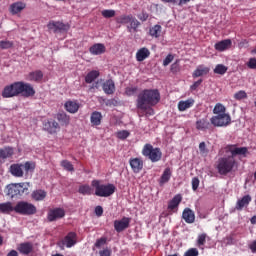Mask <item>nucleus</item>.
I'll list each match as a JSON object with an SVG mask.
<instances>
[{"label": "nucleus", "instance_id": "f257e3e1", "mask_svg": "<svg viewBox=\"0 0 256 256\" xmlns=\"http://www.w3.org/2000/svg\"><path fill=\"white\" fill-rule=\"evenodd\" d=\"M161 101V93L158 89H144L142 90L136 100L137 109H148L155 107Z\"/></svg>", "mask_w": 256, "mask_h": 256}, {"label": "nucleus", "instance_id": "f03ea898", "mask_svg": "<svg viewBox=\"0 0 256 256\" xmlns=\"http://www.w3.org/2000/svg\"><path fill=\"white\" fill-rule=\"evenodd\" d=\"M27 194H29V182L12 183L6 186V195L10 199H17Z\"/></svg>", "mask_w": 256, "mask_h": 256}, {"label": "nucleus", "instance_id": "7ed1b4c3", "mask_svg": "<svg viewBox=\"0 0 256 256\" xmlns=\"http://www.w3.org/2000/svg\"><path fill=\"white\" fill-rule=\"evenodd\" d=\"M142 155L146 159H149L151 163H159L163 159V152L159 147H153L150 143H147L142 148Z\"/></svg>", "mask_w": 256, "mask_h": 256}, {"label": "nucleus", "instance_id": "20e7f679", "mask_svg": "<svg viewBox=\"0 0 256 256\" xmlns=\"http://www.w3.org/2000/svg\"><path fill=\"white\" fill-rule=\"evenodd\" d=\"M92 187L95 188V195L97 197H111L116 191V187L113 184H101L99 180H93L91 183Z\"/></svg>", "mask_w": 256, "mask_h": 256}, {"label": "nucleus", "instance_id": "39448f33", "mask_svg": "<svg viewBox=\"0 0 256 256\" xmlns=\"http://www.w3.org/2000/svg\"><path fill=\"white\" fill-rule=\"evenodd\" d=\"M237 165V161L233 156H228V157H222L218 160V173L220 175H228V173H231L235 166Z\"/></svg>", "mask_w": 256, "mask_h": 256}, {"label": "nucleus", "instance_id": "423d86ee", "mask_svg": "<svg viewBox=\"0 0 256 256\" xmlns=\"http://www.w3.org/2000/svg\"><path fill=\"white\" fill-rule=\"evenodd\" d=\"M14 209L18 215H35L37 213V207L27 201L17 202Z\"/></svg>", "mask_w": 256, "mask_h": 256}, {"label": "nucleus", "instance_id": "0eeeda50", "mask_svg": "<svg viewBox=\"0 0 256 256\" xmlns=\"http://www.w3.org/2000/svg\"><path fill=\"white\" fill-rule=\"evenodd\" d=\"M210 123L214 127H227L231 123V116L227 113L218 114L210 119Z\"/></svg>", "mask_w": 256, "mask_h": 256}, {"label": "nucleus", "instance_id": "6e6552de", "mask_svg": "<svg viewBox=\"0 0 256 256\" xmlns=\"http://www.w3.org/2000/svg\"><path fill=\"white\" fill-rule=\"evenodd\" d=\"M19 93V82L6 85L2 90L3 99H11L12 97H18Z\"/></svg>", "mask_w": 256, "mask_h": 256}, {"label": "nucleus", "instance_id": "1a4fd4ad", "mask_svg": "<svg viewBox=\"0 0 256 256\" xmlns=\"http://www.w3.org/2000/svg\"><path fill=\"white\" fill-rule=\"evenodd\" d=\"M19 93L22 94L23 97H33L35 96V88L30 83H25L19 81Z\"/></svg>", "mask_w": 256, "mask_h": 256}, {"label": "nucleus", "instance_id": "9d476101", "mask_svg": "<svg viewBox=\"0 0 256 256\" xmlns=\"http://www.w3.org/2000/svg\"><path fill=\"white\" fill-rule=\"evenodd\" d=\"M131 218L123 217L121 220L114 221V229L117 233H122L125 229H129Z\"/></svg>", "mask_w": 256, "mask_h": 256}, {"label": "nucleus", "instance_id": "9b49d317", "mask_svg": "<svg viewBox=\"0 0 256 256\" xmlns=\"http://www.w3.org/2000/svg\"><path fill=\"white\" fill-rule=\"evenodd\" d=\"M47 27L50 31H54V33H63V31H67L69 29V24H65L63 22L50 21Z\"/></svg>", "mask_w": 256, "mask_h": 256}, {"label": "nucleus", "instance_id": "f8f14e48", "mask_svg": "<svg viewBox=\"0 0 256 256\" xmlns=\"http://www.w3.org/2000/svg\"><path fill=\"white\" fill-rule=\"evenodd\" d=\"M65 217V210L63 208H55L48 212L47 219L50 222L57 221V219H63Z\"/></svg>", "mask_w": 256, "mask_h": 256}, {"label": "nucleus", "instance_id": "ddd939ff", "mask_svg": "<svg viewBox=\"0 0 256 256\" xmlns=\"http://www.w3.org/2000/svg\"><path fill=\"white\" fill-rule=\"evenodd\" d=\"M59 129H61V127L55 120H48L44 123V131H47V133H50V135H55Z\"/></svg>", "mask_w": 256, "mask_h": 256}, {"label": "nucleus", "instance_id": "4468645a", "mask_svg": "<svg viewBox=\"0 0 256 256\" xmlns=\"http://www.w3.org/2000/svg\"><path fill=\"white\" fill-rule=\"evenodd\" d=\"M227 151L231 153L230 157H237V155H247L248 149L247 147H237L236 145H228L227 146Z\"/></svg>", "mask_w": 256, "mask_h": 256}, {"label": "nucleus", "instance_id": "2eb2a0df", "mask_svg": "<svg viewBox=\"0 0 256 256\" xmlns=\"http://www.w3.org/2000/svg\"><path fill=\"white\" fill-rule=\"evenodd\" d=\"M77 243V233L69 232L62 240V245H65L68 249H71Z\"/></svg>", "mask_w": 256, "mask_h": 256}, {"label": "nucleus", "instance_id": "dca6fc26", "mask_svg": "<svg viewBox=\"0 0 256 256\" xmlns=\"http://www.w3.org/2000/svg\"><path fill=\"white\" fill-rule=\"evenodd\" d=\"M33 249V243L31 242H23L17 246V251H19L21 255H30V253H33Z\"/></svg>", "mask_w": 256, "mask_h": 256}, {"label": "nucleus", "instance_id": "f3484780", "mask_svg": "<svg viewBox=\"0 0 256 256\" xmlns=\"http://www.w3.org/2000/svg\"><path fill=\"white\" fill-rule=\"evenodd\" d=\"M129 164L133 173H140L143 170V160L141 158H130Z\"/></svg>", "mask_w": 256, "mask_h": 256}, {"label": "nucleus", "instance_id": "a211bd4d", "mask_svg": "<svg viewBox=\"0 0 256 256\" xmlns=\"http://www.w3.org/2000/svg\"><path fill=\"white\" fill-rule=\"evenodd\" d=\"M182 219L189 225L195 223V212L191 208H185L182 212Z\"/></svg>", "mask_w": 256, "mask_h": 256}, {"label": "nucleus", "instance_id": "6ab92c4d", "mask_svg": "<svg viewBox=\"0 0 256 256\" xmlns=\"http://www.w3.org/2000/svg\"><path fill=\"white\" fill-rule=\"evenodd\" d=\"M183 201V196L181 194H176L169 202H168V211H175V209L179 208L181 202Z\"/></svg>", "mask_w": 256, "mask_h": 256}, {"label": "nucleus", "instance_id": "aec40b11", "mask_svg": "<svg viewBox=\"0 0 256 256\" xmlns=\"http://www.w3.org/2000/svg\"><path fill=\"white\" fill-rule=\"evenodd\" d=\"M250 203L251 197L249 195H246L237 201L235 209L236 211H243V208L249 207Z\"/></svg>", "mask_w": 256, "mask_h": 256}, {"label": "nucleus", "instance_id": "412c9836", "mask_svg": "<svg viewBox=\"0 0 256 256\" xmlns=\"http://www.w3.org/2000/svg\"><path fill=\"white\" fill-rule=\"evenodd\" d=\"M151 56V51L147 49V47L140 48L136 52V61L141 63L142 61H145V59H148V57Z\"/></svg>", "mask_w": 256, "mask_h": 256}, {"label": "nucleus", "instance_id": "4be33fe9", "mask_svg": "<svg viewBox=\"0 0 256 256\" xmlns=\"http://www.w3.org/2000/svg\"><path fill=\"white\" fill-rule=\"evenodd\" d=\"M105 51H107V48H105V44L101 43L94 44L89 48L91 55H103Z\"/></svg>", "mask_w": 256, "mask_h": 256}, {"label": "nucleus", "instance_id": "5701e85b", "mask_svg": "<svg viewBox=\"0 0 256 256\" xmlns=\"http://www.w3.org/2000/svg\"><path fill=\"white\" fill-rule=\"evenodd\" d=\"M9 171L13 177H23L25 174L23 172V164H12L9 168Z\"/></svg>", "mask_w": 256, "mask_h": 256}, {"label": "nucleus", "instance_id": "b1692460", "mask_svg": "<svg viewBox=\"0 0 256 256\" xmlns=\"http://www.w3.org/2000/svg\"><path fill=\"white\" fill-rule=\"evenodd\" d=\"M102 88L106 95H113V93H115V82L111 79L106 80L103 83Z\"/></svg>", "mask_w": 256, "mask_h": 256}, {"label": "nucleus", "instance_id": "393cba45", "mask_svg": "<svg viewBox=\"0 0 256 256\" xmlns=\"http://www.w3.org/2000/svg\"><path fill=\"white\" fill-rule=\"evenodd\" d=\"M28 81H34L35 83H41L43 81V71H32L27 76Z\"/></svg>", "mask_w": 256, "mask_h": 256}, {"label": "nucleus", "instance_id": "a878e982", "mask_svg": "<svg viewBox=\"0 0 256 256\" xmlns=\"http://www.w3.org/2000/svg\"><path fill=\"white\" fill-rule=\"evenodd\" d=\"M25 7H27V4H25V2L19 1L12 3L10 5V13H12V15H17V13H21V11L25 9Z\"/></svg>", "mask_w": 256, "mask_h": 256}, {"label": "nucleus", "instance_id": "bb28decb", "mask_svg": "<svg viewBox=\"0 0 256 256\" xmlns=\"http://www.w3.org/2000/svg\"><path fill=\"white\" fill-rule=\"evenodd\" d=\"M233 42H231V39H225L215 44L216 51H227V49L231 48Z\"/></svg>", "mask_w": 256, "mask_h": 256}, {"label": "nucleus", "instance_id": "cd10ccee", "mask_svg": "<svg viewBox=\"0 0 256 256\" xmlns=\"http://www.w3.org/2000/svg\"><path fill=\"white\" fill-rule=\"evenodd\" d=\"M15 212V206H13L12 202H4L0 203V213L4 215H9L10 213Z\"/></svg>", "mask_w": 256, "mask_h": 256}, {"label": "nucleus", "instance_id": "c85d7f7f", "mask_svg": "<svg viewBox=\"0 0 256 256\" xmlns=\"http://www.w3.org/2000/svg\"><path fill=\"white\" fill-rule=\"evenodd\" d=\"M211 127V123L207 118H200L196 121V129L198 131H207Z\"/></svg>", "mask_w": 256, "mask_h": 256}, {"label": "nucleus", "instance_id": "c756f323", "mask_svg": "<svg viewBox=\"0 0 256 256\" xmlns=\"http://www.w3.org/2000/svg\"><path fill=\"white\" fill-rule=\"evenodd\" d=\"M102 119H103V115L101 114V112L99 111L92 112L90 117V121L92 125H94L95 127L101 125Z\"/></svg>", "mask_w": 256, "mask_h": 256}, {"label": "nucleus", "instance_id": "7c9ffc66", "mask_svg": "<svg viewBox=\"0 0 256 256\" xmlns=\"http://www.w3.org/2000/svg\"><path fill=\"white\" fill-rule=\"evenodd\" d=\"M193 105H195V100L193 99L180 101L178 102V111H187V109H191Z\"/></svg>", "mask_w": 256, "mask_h": 256}, {"label": "nucleus", "instance_id": "2f4dec72", "mask_svg": "<svg viewBox=\"0 0 256 256\" xmlns=\"http://www.w3.org/2000/svg\"><path fill=\"white\" fill-rule=\"evenodd\" d=\"M64 107L66 109V111H68V113H77V111H79V103L75 102V101H67L64 104Z\"/></svg>", "mask_w": 256, "mask_h": 256}, {"label": "nucleus", "instance_id": "473e14b6", "mask_svg": "<svg viewBox=\"0 0 256 256\" xmlns=\"http://www.w3.org/2000/svg\"><path fill=\"white\" fill-rule=\"evenodd\" d=\"M15 151L13 150L12 147H4L0 149V159H9L13 157V154Z\"/></svg>", "mask_w": 256, "mask_h": 256}, {"label": "nucleus", "instance_id": "72a5a7b5", "mask_svg": "<svg viewBox=\"0 0 256 256\" xmlns=\"http://www.w3.org/2000/svg\"><path fill=\"white\" fill-rule=\"evenodd\" d=\"M171 168H165V170L163 171V174L160 177V181L159 184L160 185H165V183H169V181L171 180Z\"/></svg>", "mask_w": 256, "mask_h": 256}, {"label": "nucleus", "instance_id": "f704fd0d", "mask_svg": "<svg viewBox=\"0 0 256 256\" xmlns=\"http://www.w3.org/2000/svg\"><path fill=\"white\" fill-rule=\"evenodd\" d=\"M162 27L159 24H156L154 26H152L149 29V36L150 37H154L155 39H159V37H161V31H162Z\"/></svg>", "mask_w": 256, "mask_h": 256}, {"label": "nucleus", "instance_id": "c9c22d12", "mask_svg": "<svg viewBox=\"0 0 256 256\" xmlns=\"http://www.w3.org/2000/svg\"><path fill=\"white\" fill-rule=\"evenodd\" d=\"M209 71H210L209 67H205V66L200 65L193 72L192 76L194 78L203 77V75H207L209 73Z\"/></svg>", "mask_w": 256, "mask_h": 256}, {"label": "nucleus", "instance_id": "e433bc0d", "mask_svg": "<svg viewBox=\"0 0 256 256\" xmlns=\"http://www.w3.org/2000/svg\"><path fill=\"white\" fill-rule=\"evenodd\" d=\"M56 119L57 121H59L61 125H65V126L69 125V123L71 122V117H69V115H67L64 112L58 113L56 115Z\"/></svg>", "mask_w": 256, "mask_h": 256}, {"label": "nucleus", "instance_id": "4c0bfd02", "mask_svg": "<svg viewBox=\"0 0 256 256\" xmlns=\"http://www.w3.org/2000/svg\"><path fill=\"white\" fill-rule=\"evenodd\" d=\"M45 197H47L45 190H36L32 193V199H34V201H43Z\"/></svg>", "mask_w": 256, "mask_h": 256}, {"label": "nucleus", "instance_id": "58836bf2", "mask_svg": "<svg viewBox=\"0 0 256 256\" xmlns=\"http://www.w3.org/2000/svg\"><path fill=\"white\" fill-rule=\"evenodd\" d=\"M100 73L97 70H92L90 71L86 77H85V83H93V81H95V79H97V77H99Z\"/></svg>", "mask_w": 256, "mask_h": 256}, {"label": "nucleus", "instance_id": "ea45409f", "mask_svg": "<svg viewBox=\"0 0 256 256\" xmlns=\"http://www.w3.org/2000/svg\"><path fill=\"white\" fill-rule=\"evenodd\" d=\"M130 26H128V31L131 33V30L133 29L135 32H137L138 27L141 26V22L137 20L134 16L130 18Z\"/></svg>", "mask_w": 256, "mask_h": 256}, {"label": "nucleus", "instance_id": "a19ab883", "mask_svg": "<svg viewBox=\"0 0 256 256\" xmlns=\"http://www.w3.org/2000/svg\"><path fill=\"white\" fill-rule=\"evenodd\" d=\"M131 17H133L131 14L118 16L116 17V23H119L120 25H127L130 23Z\"/></svg>", "mask_w": 256, "mask_h": 256}, {"label": "nucleus", "instance_id": "79ce46f5", "mask_svg": "<svg viewBox=\"0 0 256 256\" xmlns=\"http://www.w3.org/2000/svg\"><path fill=\"white\" fill-rule=\"evenodd\" d=\"M80 195H92L93 189L89 185H81L78 189Z\"/></svg>", "mask_w": 256, "mask_h": 256}, {"label": "nucleus", "instance_id": "37998d69", "mask_svg": "<svg viewBox=\"0 0 256 256\" xmlns=\"http://www.w3.org/2000/svg\"><path fill=\"white\" fill-rule=\"evenodd\" d=\"M227 108L223 106L221 103H217L213 109L214 115H223V113H226Z\"/></svg>", "mask_w": 256, "mask_h": 256}, {"label": "nucleus", "instance_id": "c03bdc74", "mask_svg": "<svg viewBox=\"0 0 256 256\" xmlns=\"http://www.w3.org/2000/svg\"><path fill=\"white\" fill-rule=\"evenodd\" d=\"M35 162L27 161L23 164L25 173H33L35 171Z\"/></svg>", "mask_w": 256, "mask_h": 256}, {"label": "nucleus", "instance_id": "a18cd8bd", "mask_svg": "<svg viewBox=\"0 0 256 256\" xmlns=\"http://www.w3.org/2000/svg\"><path fill=\"white\" fill-rule=\"evenodd\" d=\"M227 69H228L227 66L223 64H218L214 69V73L216 75H225L227 73Z\"/></svg>", "mask_w": 256, "mask_h": 256}, {"label": "nucleus", "instance_id": "49530a36", "mask_svg": "<svg viewBox=\"0 0 256 256\" xmlns=\"http://www.w3.org/2000/svg\"><path fill=\"white\" fill-rule=\"evenodd\" d=\"M61 167H63L66 171H75V167H73V164L69 160H62Z\"/></svg>", "mask_w": 256, "mask_h": 256}, {"label": "nucleus", "instance_id": "de8ad7c7", "mask_svg": "<svg viewBox=\"0 0 256 256\" xmlns=\"http://www.w3.org/2000/svg\"><path fill=\"white\" fill-rule=\"evenodd\" d=\"M234 98L237 99V101H241V99H247V93L243 90H240L234 94Z\"/></svg>", "mask_w": 256, "mask_h": 256}, {"label": "nucleus", "instance_id": "09e8293b", "mask_svg": "<svg viewBox=\"0 0 256 256\" xmlns=\"http://www.w3.org/2000/svg\"><path fill=\"white\" fill-rule=\"evenodd\" d=\"M183 256H199V250H197V248H190Z\"/></svg>", "mask_w": 256, "mask_h": 256}, {"label": "nucleus", "instance_id": "8fccbe9b", "mask_svg": "<svg viewBox=\"0 0 256 256\" xmlns=\"http://www.w3.org/2000/svg\"><path fill=\"white\" fill-rule=\"evenodd\" d=\"M102 16H104L105 19H111L115 16V10H103Z\"/></svg>", "mask_w": 256, "mask_h": 256}, {"label": "nucleus", "instance_id": "3c124183", "mask_svg": "<svg viewBox=\"0 0 256 256\" xmlns=\"http://www.w3.org/2000/svg\"><path fill=\"white\" fill-rule=\"evenodd\" d=\"M13 47V42L5 40L0 41V49H11Z\"/></svg>", "mask_w": 256, "mask_h": 256}, {"label": "nucleus", "instance_id": "603ef678", "mask_svg": "<svg viewBox=\"0 0 256 256\" xmlns=\"http://www.w3.org/2000/svg\"><path fill=\"white\" fill-rule=\"evenodd\" d=\"M206 241H207V234L202 233L198 236L197 243L199 247H201V245H205Z\"/></svg>", "mask_w": 256, "mask_h": 256}, {"label": "nucleus", "instance_id": "864d4df0", "mask_svg": "<svg viewBox=\"0 0 256 256\" xmlns=\"http://www.w3.org/2000/svg\"><path fill=\"white\" fill-rule=\"evenodd\" d=\"M107 243V238L102 237L96 240L95 242V247H97V249H101V247H103V245H105Z\"/></svg>", "mask_w": 256, "mask_h": 256}, {"label": "nucleus", "instance_id": "5fc2aeb1", "mask_svg": "<svg viewBox=\"0 0 256 256\" xmlns=\"http://www.w3.org/2000/svg\"><path fill=\"white\" fill-rule=\"evenodd\" d=\"M125 93L128 97H133L137 93V87H127Z\"/></svg>", "mask_w": 256, "mask_h": 256}, {"label": "nucleus", "instance_id": "6e6d98bb", "mask_svg": "<svg viewBox=\"0 0 256 256\" xmlns=\"http://www.w3.org/2000/svg\"><path fill=\"white\" fill-rule=\"evenodd\" d=\"M170 71L171 73H179V71H181V67L179 66V60L171 65Z\"/></svg>", "mask_w": 256, "mask_h": 256}, {"label": "nucleus", "instance_id": "4d7b16f0", "mask_svg": "<svg viewBox=\"0 0 256 256\" xmlns=\"http://www.w3.org/2000/svg\"><path fill=\"white\" fill-rule=\"evenodd\" d=\"M152 107L153 106H148L147 109H140V111H145V117H152L155 115V110Z\"/></svg>", "mask_w": 256, "mask_h": 256}, {"label": "nucleus", "instance_id": "13d9d810", "mask_svg": "<svg viewBox=\"0 0 256 256\" xmlns=\"http://www.w3.org/2000/svg\"><path fill=\"white\" fill-rule=\"evenodd\" d=\"M130 133L127 130H122L117 133L118 139H127L129 137Z\"/></svg>", "mask_w": 256, "mask_h": 256}, {"label": "nucleus", "instance_id": "bf43d9fd", "mask_svg": "<svg viewBox=\"0 0 256 256\" xmlns=\"http://www.w3.org/2000/svg\"><path fill=\"white\" fill-rule=\"evenodd\" d=\"M199 151L201 155H207V153H209V150H207V146L205 145V142H201L199 144Z\"/></svg>", "mask_w": 256, "mask_h": 256}, {"label": "nucleus", "instance_id": "052dcab7", "mask_svg": "<svg viewBox=\"0 0 256 256\" xmlns=\"http://www.w3.org/2000/svg\"><path fill=\"white\" fill-rule=\"evenodd\" d=\"M119 105V102L113 98L106 101V107H117Z\"/></svg>", "mask_w": 256, "mask_h": 256}, {"label": "nucleus", "instance_id": "680f3d73", "mask_svg": "<svg viewBox=\"0 0 256 256\" xmlns=\"http://www.w3.org/2000/svg\"><path fill=\"white\" fill-rule=\"evenodd\" d=\"M246 65L248 69H256V58H250Z\"/></svg>", "mask_w": 256, "mask_h": 256}, {"label": "nucleus", "instance_id": "e2e57ef3", "mask_svg": "<svg viewBox=\"0 0 256 256\" xmlns=\"http://www.w3.org/2000/svg\"><path fill=\"white\" fill-rule=\"evenodd\" d=\"M201 83H203V79H199L198 81L194 82L193 85L190 86L191 91H197V88L200 87Z\"/></svg>", "mask_w": 256, "mask_h": 256}, {"label": "nucleus", "instance_id": "0e129e2a", "mask_svg": "<svg viewBox=\"0 0 256 256\" xmlns=\"http://www.w3.org/2000/svg\"><path fill=\"white\" fill-rule=\"evenodd\" d=\"M173 59H174L173 55L168 54L163 61L164 67H167V65H169L173 61Z\"/></svg>", "mask_w": 256, "mask_h": 256}, {"label": "nucleus", "instance_id": "69168bd1", "mask_svg": "<svg viewBox=\"0 0 256 256\" xmlns=\"http://www.w3.org/2000/svg\"><path fill=\"white\" fill-rule=\"evenodd\" d=\"M192 189L193 191H197V189H199V178L194 177L192 179Z\"/></svg>", "mask_w": 256, "mask_h": 256}, {"label": "nucleus", "instance_id": "338daca9", "mask_svg": "<svg viewBox=\"0 0 256 256\" xmlns=\"http://www.w3.org/2000/svg\"><path fill=\"white\" fill-rule=\"evenodd\" d=\"M138 19L142 22H145L147 19H149V14H147V12H142L138 15Z\"/></svg>", "mask_w": 256, "mask_h": 256}, {"label": "nucleus", "instance_id": "774afa93", "mask_svg": "<svg viewBox=\"0 0 256 256\" xmlns=\"http://www.w3.org/2000/svg\"><path fill=\"white\" fill-rule=\"evenodd\" d=\"M100 256H111V249L105 248L99 251Z\"/></svg>", "mask_w": 256, "mask_h": 256}]
</instances>
